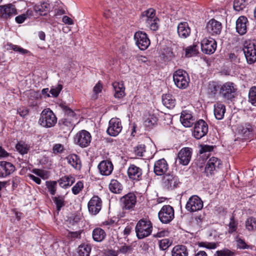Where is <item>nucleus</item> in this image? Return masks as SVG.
<instances>
[{"label":"nucleus","mask_w":256,"mask_h":256,"mask_svg":"<svg viewBox=\"0 0 256 256\" xmlns=\"http://www.w3.org/2000/svg\"><path fill=\"white\" fill-rule=\"evenodd\" d=\"M226 112L225 106L220 102H216L214 105V114L216 119L220 120L224 118Z\"/></svg>","instance_id":"c756f323"},{"label":"nucleus","mask_w":256,"mask_h":256,"mask_svg":"<svg viewBox=\"0 0 256 256\" xmlns=\"http://www.w3.org/2000/svg\"><path fill=\"white\" fill-rule=\"evenodd\" d=\"M75 180L71 176H64L62 177L58 182L60 187L67 188L74 182Z\"/></svg>","instance_id":"f704fd0d"},{"label":"nucleus","mask_w":256,"mask_h":256,"mask_svg":"<svg viewBox=\"0 0 256 256\" xmlns=\"http://www.w3.org/2000/svg\"><path fill=\"white\" fill-rule=\"evenodd\" d=\"M132 250V246L124 244L119 248L117 251V253H120L123 254H131Z\"/></svg>","instance_id":"4d7b16f0"},{"label":"nucleus","mask_w":256,"mask_h":256,"mask_svg":"<svg viewBox=\"0 0 256 256\" xmlns=\"http://www.w3.org/2000/svg\"><path fill=\"white\" fill-rule=\"evenodd\" d=\"M168 168L166 161L164 158L158 160L154 163V171L157 176L164 175Z\"/></svg>","instance_id":"6ab92c4d"},{"label":"nucleus","mask_w":256,"mask_h":256,"mask_svg":"<svg viewBox=\"0 0 256 256\" xmlns=\"http://www.w3.org/2000/svg\"><path fill=\"white\" fill-rule=\"evenodd\" d=\"M236 88L231 82L224 84L220 89V94L224 99L232 100L234 97Z\"/></svg>","instance_id":"423d86ee"},{"label":"nucleus","mask_w":256,"mask_h":256,"mask_svg":"<svg viewBox=\"0 0 256 256\" xmlns=\"http://www.w3.org/2000/svg\"><path fill=\"white\" fill-rule=\"evenodd\" d=\"M243 50L248 64H254L256 62V41L246 42Z\"/></svg>","instance_id":"39448f33"},{"label":"nucleus","mask_w":256,"mask_h":256,"mask_svg":"<svg viewBox=\"0 0 256 256\" xmlns=\"http://www.w3.org/2000/svg\"><path fill=\"white\" fill-rule=\"evenodd\" d=\"M91 251V248L88 244H81L78 249L79 256H89Z\"/></svg>","instance_id":"a19ab883"},{"label":"nucleus","mask_w":256,"mask_h":256,"mask_svg":"<svg viewBox=\"0 0 256 256\" xmlns=\"http://www.w3.org/2000/svg\"><path fill=\"white\" fill-rule=\"evenodd\" d=\"M122 126L120 120L118 118H112L108 123V127L106 130L108 134L116 136L122 131Z\"/></svg>","instance_id":"ddd939ff"},{"label":"nucleus","mask_w":256,"mask_h":256,"mask_svg":"<svg viewBox=\"0 0 256 256\" xmlns=\"http://www.w3.org/2000/svg\"><path fill=\"white\" fill-rule=\"evenodd\" d=\"M102 201L98 196H94L88 204V212L92 215L97 214L102 209Z\"/></svg>","instance_id":"4468645a"},{"label":"nucleus","mask_w":256,"mask_h":256,"mask_svg":"<svg viewBox=\"0 0 256 256\" xmlns=\"http://www.w3.org/2000/svg\"><path fill=\"white\" fill-rule=\"evenodd\" d=\"M64 150V146L60 144H55L52 148L53 153L54 154L62 153Z\"/></svg>","instance_id":"69168bd1"},{"label":"nucleus","mask_w":256,"mask_h":256,"mask_svg":"<svg viewBox=\"0 0 256 256\" xmlns=\"http://www.w3.org/2000/svg\"><path fill=\"white\" fill-rule=\"evenodd\" d=\"M16 170L14 166L10 162H0V178H5L12 174Z\"/></svg>","instance_id":"a211bd4d"},{"label":"nucleus","mask_w":256,"mask_h":256,"mask_svg":"<svg viewBox=\"0 0 256 256\" xmlns=\"http://www.w3.org/2000/svg\"><path fill=\"white\" fill-rule=\"evenodd\" d=\"M180 184L178 177L174 174H165L162 179L163 187L168 190H174L178 188Z\"/></svg>","instance_id":"7ed1b4c3"},{"label":"nucleus","mask_w":256,"mask_h":256,"mask_svg":"<svg viewBox=\"0 0 256 256\" xmlns=\"http://www.w3.org/2000/svg\"><path fill=\"white\" fill-rule=\"evenodd\" d=\"M247 4L246 0H234L233 7L235 10L239 12L243 10Z\"/></svg>","instance_id":"37998d69"},{"label":"nucleus","mask_w":256,"mask_h":256,"mask_svg":"<svg viewBox=\"0 0 256 256\" xmlns=\"http://www.w3.org/2000/svg\"><path fill=\"white\" fill-rule=\"evenodd\" d=\"M172 256H188V250L184 245H176L172 250Z\"/></svg>","instance_id":"2f4dec72"},{"label":"nucleus","mask_w":256,"mask_h":256,"mask_svg":"<svg viewBox=\"0 0 256 256\" xmlns=\"http://www.w3.org/2000/svg\"><path fill=\"white\" fill-rule=\"evenodd\" d=\"M254 128L252 126L249 124L246 123L240 126L238 128V132L244 139L249 138L252 134Z\"/></svg>","instance_id":"a878e982"},{"label":"nucleus","mask_w":256,"mask_h":256,"mask_svg":"<svg viewBox=\"0 0 256 256\" xmlns=\"http://www.w3.org/2000/svg\"><path fill=\"white\" fill-rule=\"evenodd\" d=\"M185 52L186 57L190 58L196 56L198 53V46L194 44L189 46L186 48Z\"/></svg>","instance_id":"a18cd8bd"},{"label":"nucleus","mask_w":256,"mask_h":256,"mask_svg":"<svg viewBox=\"0 0 256 256\" xmlns=\"http://www.w3.org/2000/svg\"><path fill=\"white\" fill-rule=\"evenodd\" d=\"M222 165L221 160L217 158L212 157L207 162L205 167V172L207 176L214 174V170H216Z\"/></svg>","instance_id":"f3484780"},{"label":"nucleus","mask_w":256,"mask_h":256,"mask_svg":"<svg viewBox=\"0 0 256 256\" xmlns=\"http://www.w3.org/2000/svg\"><path fill=\"white\" fill-rule=\"evenodd\" d=\"M68 164L74 169L80 170L82 167L81 160L79 156L76 154H72L66 158Z\"/></svg>","instance_id":"c85d7f7f"},{"label":"nucleus","mask_w":256,"mask_h":256,"mask_svg":"<svg viewBox=\"0 0 256 256\" xmlns=\"http://www.w3.org/2000/svg\"><path fill=\"white\" fill-rule=\"evenodd\" d=\"M80 216L78 215H74L68 218V222L72 225H74L80 222Z\"/></svg>","instance_id":"338daca9"},{"label":"nucleus","mask_w":256,"mask_h":256,"mask_svg":"<svg viewBox=\"0 0 256 256\" xmlns=\"http://www.w3.org/2000/svg\"><path fill=\"white\" fill-rule=\"evenodd\" d=\"M92 140L90 133L86 130H82L76 134L74 137V142L81 148L88 146Z\"/></svg>","instance_id":"0eeeda50"},{"label":"nucleus","mask_w":256,"mask_h":256,"mask_svg":"<svg viewBox=\"0 0 256 256\" xmlns=\"http://www.w3.org/2000/svg\"><path fill=\"white\" fill-rule=\"evenodd\" d=\"M64 110L65 116H66V118L72 119V121L74 122V120L76 119V115L72 110L66 106L64 108Z\"/></svg>","instance_id":"680f3d73"},{"label":"nucleus","mask_w":256,"mask_h":256,"mask_svg":"<svg viewBox=\"0 0 256 256\" xmlns=\"http://www.w3.org/2000/svg\"><path fill=\"white\" fill-rule=\"evenodd\" d=\"M216 254L217 256H234V252L228 248H224L216 251Z\"/></svg>","instance_id":"6e6d98bb"},{"label":"nucleus","mask_w":256,"mask_h":256,"mask_svg":"<svg viewBox=\"0 0 256 256\" xmlns=\"http://www.w3.org/2000/svg\"><path fill=\"white\" fill-rule=\"evenodd\" d=\"M192 152V150L191 148L187 147L182 148L178 153L176 160L183 166L188 165L190 160Z\"/></svg>","instance_id":"dca6fc26"},{"label":"nucleus","mask_w":256,"mask_h":256,"mask_svg":"<svg viewBox=\"0 0 256 256\" xmlns=\"http://www.w3.org/2000/svg\"><path fill=\"white\" fill-rule=\"evenodd\" d=\"M248 25V21L245 16H240L236 21V31L241 36L246 34Z\"/></svg>","instance_id":"4be33fe9"},{"label":"nucleus","mask_w":256,"mask_h":256,"mask_svg":"<svg viewBox=\"0 0 256 256\" xmlns=\"http://www.w3.org/2000/svg\"><path fill=\"white\" fill-rule=\"evenodd\" d=\"M120 202L123 210H131L135 206L136 197L134 193L129 192L120 198Z\"/></svg>","instance_id":"1a4fd4ad"},{"label":"nucleus","mask_w":256,"mask_h":256,"mask_svg":"<svg viewBox=\"0 0 256 256\" xmlns=\"http://www.w3.org/2000/svg\"><path fill=\"white\" fill-rule=\"evenodd\" d=\"M158 121V118L154 114H149L144 121L146 126L151 128L155 125Z\"/></svg>","instance_id":"c03bdc74"},{"label":"nucleus","mask_w":256,"mask_h":256,"mask_svg":"<svg viewBox=\"0 0 256 256\" xmlns=\"http://www.w3.org/2000/svg\"><path fill=\"white\" fill-rule=\"evenodd\" d=\"M236 241L238 248L241 249H247L248 248V246L246 244L244 240L237 237Z\"/></svg>","instance_id":"0e129e2a"},{"label":"nucleus","mask_w":256,"mask_h":256,"mask_svg":"<svg viewBox=\"0 0 256 256\" xmlns=\"http://www.w3.org/2000/svg\"><path fill=\"white\" fill-rule=\"evenodd\" d=\"M246 229L250 232L256 230V218L250 216L245 222Z\"/></svg>","instance_id":"ea45409f"},{"label":"nucleus","mask_w":256,"mask_h":256,"mask_svg":"<svg viewBox=\"0 0 256 256\" xmlns=\"http://www.w3.org/2000/svg\"><path fill=\"white\" fill-rule=\"evenodd\" d=\"M173 79L176 86L180 88H186L189 83V78L186 72L178 70L175 72Z\"/></svg>","instance_id":"20e7f679"},{"label":"nucleus","mask_w":256,"mask_h":256,"mask_svg":"<svg viewBox=\"0 0 256 256\" xmlns=\"http://www.w3.org/2000/svg\"><path fill=\"white\" fill-rule=\"evenodd\" d=\"M152 224L150 221L143 219L140 220L135 228L138 238L142 239L148 236L152 233Z\"/></svg>","instance_id":"f257e3e1"},{"label":"nucleus","mask_w":256,"mask_h":256,"mask_svg":"<svg viewBox=\"0 0 256 256\" xmlns=\"http://www.w3.org/2000/svg\"><path fill=\"white\" fill-rule=\"evenodd\" d=\"M84 187L83 182L78 181L72 188V192L74 194H78Z\"/></svg>","instance_id":"052dcab7"},{"label":"nucleus","mask_w":256,"mask_h":256,"mask_svg":"<svg viewBox=\"0 0 256 256\" xmlns=\"http://www.w3.org/2000/svg\"><path fill=\"white\" fill-rule=\"evenodd\" d=\"M50 8V4L46 2L35 6L34 10L36 12H39L40 16H46Z\"/></svg>","instance_id":"4c0bfd02"},{"label":"nucleus","mask_w":256,"mask_h":256,"mask_svg":"<svg viewBox=\"0 0 256 256\" xmlns=\"http://www.w3.org/2000/svg\"><path fill=\"white\" fill-rule=\"evenodd\" d=\"M112 86L114 92V96L115 98H120L124 96V87L122 82H114L112 84Z\"/></svg>","instance_id":"7c9ffc66"},{"label":"nucleus","mask_w":256,"mask_h":256,"mask_svg":"<svg viewBox=\"0 0 256 256\" xmlns=\"http://www.w3.org/2000/svg\"><path fill=\"white\" fill-rule=\"evenodd\" d=\"M16 148L20 154H24L28 153L30 150V146L23 142L18 143L16 146Z\"/></svg>","instance_id":"49530a36"},{"label":"nucleus","mask_w":256,"mask_h":256,"mask_svg":"<svg viewBox=\"0 0 256 256\" xmlns=\"http://www.w3.org/2000/svg\"><path fill=\"white\" fill-rule=\"evenodd\" d=\"M102 85L98 82L94 88L93 92L94 94L92 96V98L96 100L98 98L97 94L101 92L102 90Z\"/></svg>","instance_id":"bf43d9fd"},{"label":"nucleus","mask_w":256,"mask_h":256,"mask_svg":"<svg viewBox=\"0 0 256 256\" xmlns=\"http://www.w3.org/2000/svg\"><path fill=\"white\" fill-rule=\"evenodd\" d=\"M248 102L253 106H256V86L252 87L248 92Z\"/></svg>","instance_id":"de8ad7c7"},{"label":"nucleus","mask_w":256,"mask_h":256,"mask_svg":"<svg viewBox=\"0 0 256 256\" xmlns=\"http://www.w3.org/2000/svg\"><path fill=\"white\" fill-rule=\"evenodd\" d=\"M172 244V242L168 238H164L159 242V246L162 250H166Z\"/></svg>","instance_id":"13d9d810"},{"label":"nucleus","mask_w":256,"mask_h":256,"mask_svg":"<svg viewBox=\"0 0 256 256\" xmlns=\"http://www.w3.org/2000/svg\"><path fill=\"white\" fill-rule=\"evenodd\" d=\"M154 18H156V10L152 8L144 11L141 14L142 21L144 23L154 19Z\"/></svg>","instance_id":"c9c22d12"},{"label":"nucleus","mask_w":256,"mask_h":256,"mask_svg":"<svg viewBox=\"0 0 256 256\" xmlns=\"http://www.w3.org/2000/svg\"><path fill=\"white\" fill-rule=\"evenodd\" d=\"M56 118L53 112L49 108L44 110L40 114L38 123L45 128H50L56 123Z\"/></svg>","instance_id":"f03ea898"},{"label":"nucleus","mask_w":256,"mask_h":256,"mask_svg":"<svg viewBox=\"0 0 256 256\" xmlns=\"http://www.w3.org/2000/svg\"><path fill=\"white\" fill-rule=\"evenodd\" d=\"M159 19L156 18H154V19L149 20L145 22L146 26L150 30L156 31L159 28Z\"/></svg>","instance_id":"79ce46f5"},{"label":"nucleus","mask_w":256,"mask_h":256,"mask_svg":"<svg viewBox=\"0 0 256 256\" xmlns=\"http://www.w3.org/2000/svg\"><path fill=\"white\" fill-rule=\"evenodd\" d=\"M177 32L180 37L186 38L190 34V29L186 22H180L177 27Z\"/></svg>","instance_id":"bb28decb"},{"label":"nucleus","mask_w":256,"mask_h":256,"mask_svg":"<svg viewBox=\"0 0 256 256\" xmlns=\"http://www.w3.org/2000/svg\"><path fill=\"white\" fill-rule=\"evenodd\" d=\"M229 230L228 232L232 234L236 232L237 229L238 222L234 220V216H232L230 218V222L228 224Z\"/></svg>","instance_id":"603ef678"},{"label":"nucleus","mask_w":256,"mask_h":256,"mask_svg":"<svg viewBox=\"0 0 256 256\" xmlns=\"http://www.w3.org/2000/svg\"><path fill=\"white\" fill-rule=\"evenodd\" d=\"M60 129L62 130L64 133H66L70 132L74 126V122L72 119L64 118L59 122Z\"/></svg>","instance_id":"cd10ccee"},{"label":"nucleus","mask_w":256,"mask_h":256,"mask_svg":"<svg viewBox=\"0 0 256 256\" xmlns=\"http://www.w3.org/2000/svg\"><path fill=\"white\" fill-rule=\"evenodd\" d=\"M98 167L100 173L104 176H109L113 170V164L109 160L102 161Z\"/></svg>","instance_id":"5701e85b"},{"label":"nucleus","mask_w":256,"mask_h":256,"mask_svg":"<svg viewBox=\"0 0 256 256\" xmlns=\"http://www.w3.org/2000/svg\"><path fill=\"white\" fill-rule=\"evenodd\" d=\"M174 210L170 205L164 206L158 214L160 222L164 224H168L174 218Z\"/></svg>","instance_id":"6e6552de"},{"label":"nucleus","mask_w":256,"mask_h":256,"mask_svg":"<svg viewBox=\"0 0 256 256\" xmlns=\"http://www.w3.org/2000/svg\"><path fill=\"white\" fill-rule=\"evenodd\" d=\"M220 89L218 85L214 82H211L209 83L208 88V92L212 95L215 94L218 90Z\"/></svg>","instance_id":"8fccbe9b"},{"label":"nucleus","mask_w":256,"mask_h":256,"mask_svg":"<svg viewBox=\"0 0 256 256\" xmlns=\"http://www.w3.org/2000/svg\"><path fill=\"white\" fill-rule=\"evenodd\" d=\"M110 190L114 193L120 194L122 190V184L116 180H112L109 185Z\"/></svg>","instance_id":"e433bc0d"},{"label":"nucleus","mask_w":256,"mask_h":256,"mask_svg":"<svg viewBox=\"0 0 256 256\" xmlns=\"http://www.w3.org/2000/svg\"><path fill=\"white\" fill-rule=\"evenodd\" d=\"M128 174L130 178L140 180L142 176V170L134 164H131L128 170Z\"/></svg>","instance_id":"b1692460"},{"label":"nucleus","mask_w":256,"mask_h":256,"mask_svg":"<svg viewBox=\"0 0 256 256\" xmlns=\"http://www.w3.org/2000/svg\"><path fill=\"white\" fill-rule=\"evenodd\" d=\"M92 236L95 242H102L106 238V233L102 228H96L92 230Z\"/></svg>","instance_id":"473e14b6"},{"label":"nucleus","mask_w":256,"mask_h":256,"mask_svg":"<svg viewBox=\"0 0 256 256\" xmlns=\"http://www.w3.org/2000/svg\"><path fill=\"white\" fill-rule=\"evenodd\" d=\"M216 42L212 38H205L201 42L202 50L206 54H213L216 51Z\"/></svg>","instance_id":"2eb2a0df"},{"label":"nucleus","mask_w":256,"mask_h":256,"mask_svg":"<svg viewBox=\"0 0 256 256\" xmlns=\"http://www.w3.org/2000/svg\"><path fill=\"white\" fill-rule=\"evenodd\" d=\"M8 50H12L14 51L18 52L21 54H26L29 52L28 50L24 49L18 46L14 45L12 44H8Z\"/></svg>","instance_id":"3c124183"},{"label":"nucleus","mask_w":256,"mask_h":256,"mask_svg":"<svg viewBox=\"0 0 256 256\" xmlns=\"http://www.w3.org/2000/svg\"><path fill=\"white\" fill-rule=\"evenodd\" d=\"M54 202L56 205L58 213L61 208L65 206L64 197L62 196H58L52 198Z\"/></svg>","instance_id":"58836bf2"},{"label":"nucleus","mask_w":256,"mask_h":256,"mask_svg":"<svg viewBox=\"0 0 256 256\" xmlns=\"http://www.w3.org/2000/svg\"><path fill=\"white\" fill-rule=\"evenodd\" d=\"M203 208V202L196 195L190 196L186 202V210L190 212H194L200 210Z\"/></svg>","instance_id":"9b49d317"},{"label":"nucleus","mask_w":256,"mask_h":256,"mask_svg":"<svg viewBox=\"0 0 256 256\" xmlns=\"http://www.w3.org/2000/svg\"><path fill=\"white\" fill-rule=\"evenodd\" d=\"M104 16L107 18H111L112 19L114 20H115L116 22H118V18H116L117 14L114 10H108L104 13Z\"/></svg>","instance_id":"e2e57ef3"},{"label":"nucleus","mask_w":256,"mask_h":256,"mask_svg":"<svg viewBox=\"0 0 256 256\" xmlns=\"http://www.w3.org/2000/svg\"><path fill=\"white\" fill-rule=\"evenodd\" d=\"M136 44L141 50H146L150 44L147 34L142 32H136L134 36Z\"/></svg>","instance_id":"f8f14e48"},{"label":"nucleus","mask_w":256,"mask_h":256,"mask_svg":"<svg viewBox=\"0 0 256 256\" xmlns=\"http://www.w3.org/2000/svg\"><path fill=\"white\" fill-rule=\"evenodd\" d=\"M180 120L182 125L187 128L190 127L195 120L191 113L187 110L182 112Z\"/></svg>","instance_id":"393cba45"},{"label":"nucleus","mask_w":256,"mask_h":256,"mask_svg":"<svg viewBox=\"0 0 256 256\" xmlns=\"http://www.w3.org/2000/svg\"><path fill=\"white\" fill-rule=\"evenodd\" d=\"M57 182L56 181H46V182L48 191L52 195H54L56 192Z\"/></svg>","instance_id":"09e8293b"},{"label":"nucleus","mask_w":256,"mask_h":256,"mask_svg":"<svg viewBox=\"0 0 256 256\" xmlns=\"http://www.w3.org/2000/svg\"><path fill=\"white\" fill-rule=\"evenodd\" d=\"M62 88V86L60 84H58L55 86H52L49 92L52 94V96L57 97Z\"/></svg>","instance_id":"864d4df0"},{"label":"nucleus","mask_w":256,"mask_h":256,"mask_svg":"<svg viewBox=\"0 0 256 256\" xmlns=\"http://www.w3.org/2000/svg\"><path fill=\"white\" fill-rule=\"evenodd\" d=\"M208 132V124L203 120H199L194 124L193 135L198 140L206 134Z\"/></svg>","instance_id":"9d476101"},{"label":"nucleus","mask_w":256,"mask_h":256,"mask_svg":"<svg viewBox=\"0 0 256 256\" xmlns=\"http://www.w3.org/2000/svg\"><path fill=\"white\" fill-rule=\"evenodd\" d=\"M162 102L163 104L168 108H173L176 104V100L174 96L170 94L162 95Z\"/></svg>","instance_id":"72a5a7b5"},{"label":"nucleus","mask_w":256,"mask_h":256,"mask_svg":"<svg viewBox=\"0 0 256 256\" xmlns=\"http://www.w3.org/2000/svg\"><path fill=\"white\" fill-rule=\"evenodd\" d=\"M145 148L146 147L144 144H138L134 148V152L135 154L138 156H142L143 153L146 151Z\"/></svg>","instance_id":"5fc2aeb1"},{"label":"nucleus","mask_w":256,"mask_h":256,"mask_svg":"<svg viewBox=\"0 0 256 256\" xmlns=\"http://www.w3.org/2000/svg\"><path fill=\"white\" fill-rule=\"evenodd\" d=\"M80 236V233L78 232H70L68 231L66 234V237L70 240L78 238Z\"/></svg>","instance_id":"774afa93"},{"label":"nucleus","mask_w":256,"mask_h":256,"mask_svg":"<svg viewBox=\"0 0 256 256\" xmlns=\"http://www.w3.org/2000/svg\"><path fill=\"white\" fill-rule=\"evenodd\" d=\"M16 14V10L12 4L0 6V17L4 19L10 18Z\"/></svg>","instance_id":"412c9836"},{"label":"nucleus","mask_w":256,"mask_h":256,"mask_svg":"<svg viewBox=\"0 0 256 256\" xmlns=\"http://www.w3.org/2000/svg\"><path fill=\"white\" fill-rule=\"evenodd\" d=\"M222 28L221 23L214 19L210 20L206 26V31L212 36L219 34L221 32Z\"/></svg>","instance_id":"aec40b11"}]
</instances>
